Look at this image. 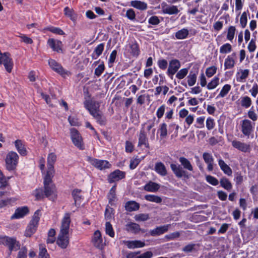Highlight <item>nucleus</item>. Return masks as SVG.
<instances>
[{"mask_svg":"<svg viewBox=\"0 0 258 258\" xmlns=\"http://www.w3.org/2000/svg\"><path fill=\"white\" fill-rule=\"evenodd\" d=\"M70 223L71 213H66L61 220L59 233L56 239L57 244L62 249L66 248L69 244Z\"/></svg>","mask_w":258,"mask_h":258,"instance_id":"obj_1","label":"nucleus"},{"mask_svg":"<svg viewBox=\"0 0 258 258\" xmlns=\"http://www.w3.org/2000/svg\"><path fill=\"white\" fill-rule=\"evenodd\" d=\"M179 161L183 167L177 164L171 163L170 164V168L172 172L177 178H180L183 177L187 178V173L184 169L192 171L193 167L191 163L187 159L184 157H180Z\"/></svg>","mask_w":258,"mask_h":258,"instance_id":"obj_2","label":"nucleus"},{"mask_svg":"<svg viewBox=\"0 0 258 258\" xmlns=\"http://www.w3.org/2000/svg\"><path fill=\"white\" fill-rule=\"evenodd\" d=\"M85 108L99 124L103 125L105 123V117L100 111V103L98 101L90 100L85 103Z\"/></svg>","mask_w":258,"mask_h":258,"instance_id":"obj_3","label":"nucleus"},{"mask_svg":"<svg viewBox=\"0 0 258 258\" xmlns=\"http://www.w3.org/2000/svg\"><path fill=\"white\" fill-rule=\"evenodd\" d=\"M40 218V210H37L34 213L32 219L27 226L25 230V235L30 237L36 231L38 222Z\"/></svg>","mask_w":258,"mask_h":258,"instance_id":"obj_4","label":"nucleus"},{"mask_svg":"<svg viewBox=\"0 0 258 258\" xmlns=\"http://www.w3.org/2000/svg\"><path fill=\"white\" fill-rule=\"evenodd\" d=\"M0 244H3L8 247L10 250L9 254L12 251H16L20 247V244L16 239L14 237H10L7 236H0Z\"/></svg>","mask_w":258,"mask_h":258,"instance_id":"obj_5","label":"nucleus"},{"mask_svg":"<svg viewBox=\"0 0 258 258\" xmlns=\"http://www.w3.org/2000/svg\"><path fill=\"white\" fill-rule=\"evenodd\" d=\"M18 160L17 153L14 151L9 152L5 159L6 168L9 171L14 170L18 163Z\"/></svg>","mask_w":258,"mask_h":258,"instance_id":"obj_6","label":"nucleus"},{"mask_svg":"<svg viewBox=\"0 0 258 258\" xmlns=\"http://www.w3.org/2000/svg\"><path fill=\"white\" fill-rule=\"evenodd\" d=\"M88 161L94 167L99 170H103L109 168L111 164L106 160H99L91 157H88Z\"/></svg>","mask_w":258,"mask_h":258,"instance_id":"obj_7","label":"nucleus"},{"mask_svg":"<svg viewBox=\"0 0 258 258\" xmlns=\"http://www.w3.org/2000/svg\"><path fill=\"white\" fill-rule=\"evenodd\" d=\"M71 137L72 141L75 146L80 149H84V145L82 143V138L78 131L74 128L71 129Z\"/></svg>","mask_w":258,"mask_h":258,"instance_id":"obj_8","label":"nucleus"},{"mask_svg":"<svg viewBox=\"0 0 258 258\" xmlns=\"http://www.w3.org/2000/svg\"><path fill=\"white\" fill-rule=\"evenodd\" d=\"M180 66V62L178 59H171L169 61V67L167 71L168 76L172 79L173 76L177 72Z\"/></svg>","mask_w":258,"mask_h":258,"instance_id":"obj_9","label":"nucleus"},{"mask_svg":"<svg viewBox=\"0 0 258 258\" xmlns=\"http://www.w3.org/2000/svg\"><path fill=\"white\" fill-rule=\"evenodd\" d=\"M48 64L51 69L60 75L64 76L68 75L69 72L65 70L61 65L54 59H49L48 60Z\"/></svg>","mask_w":258,"mask_h":258,"instance_id":"obj_10","label":"nucleus"},{"mask_svg":"<svg viewBox=\"0 0 258 258\" xmlns=\"http://www.w3.org/2000/svg\"><path fill=\"white\" fill-rule=\"evenodd\" d=\"M232 146L235 149L244 153H249L251 150L250 144H246L237 140H233L231 142Z\"/></svg>","mask_w":258,"mask_h":258,"instance_id":"obj_11","label":"nucleus"},{"mask_svg":"<svg viewBox=\"0 0 258 258\" xmlns=\"http://www.w3.org/2000/svg\"><path fill=\"white\" fill-rule=\"evenodd\" d=\"M253 126L250 120L244 119L242 121L241 131L244 136L249 138L253 131Z\"/></svg>","mask_w":258,"mask_h":258,"instance_id":"obj_12","label":"nucleus"},{"mask_svg":"<svg viewBox=\"0 0 258 258\" xmlns=\"http://www.w3.org/2000/svg\"><path fill=\"white\" fill-rule=\"evenodd\" d=\"M125 173L119 170H116L111 172L108 177V180L109 183H113L118 181L124 178Z\"/></svg>","mask_w":258,"mask_h":258,"instance_id":"obj_13","label":"nucleus"},{"mask_svg":"<svg viewBox=\"0 0 258 258\" xmlns=\"http://www.w3.org/2000/svg\"><path fill=\"white\" fill-rule=\"evenodd\" d=\"M29 213V209L27 206L19 207L16 209L14 214L11 216V219L22 218Z\"/></svg>","mask_w":258,"mask_h":258,"instance_id":"obj_14","label":"nucleus"},{"mask_svg":"<svg viewBox=\"0 0 258 258\" xmlns=\"http://www.w3.org/2000/svg\"><path fill=\"white\" fill-rule=\"evenodd\" d=\"M44 195L50 200L54 201L56 198V191L55 186L54 184L45 186Z\"/></svg>","mask_w":258,"mask_h":258,"instance_id":"obj_15","label":"nucleus"},{"mask_svg":"<svg viewBox=\"0 0 258 258\" xmlns=\"http://www.w3.org/2000/svg\"><path fill=\"white\" fill-rule=\"evenodd\" d=\"M161 7L164 14L173 15L177 14L179 12L176 6L168 5L165 2H163L161 4Z\"/></svg>","mask_w":258,"mask_h":258,"instance_id":"obj_16","label":"nucleus"},{"mask_svg":"<svg viewBox=\"0 0 258 258\" xmlns=\"http://www.w3.org/2000/svg\"><path fill=\"white\" fill-rule=\"evenodd\" d=\"M142 146H144L145 147L147 148H150L149 144L148 143V140L147 138L146 133L145 132V128L144 127H142L139 135V142L138 146L142 147Z\"/></svg>","mask_w":258,"mask_h":258,"instance_id":"obj_17","label":"nucleus"},{"mask_svg":"<svg viewBox=\"0 0 258 258\" xmlns=\"http://www.w3.org/2000/svg\"><path fill=\"white\" fill-rule=\"evenodd\" d=\"M236 53L233 52L231 55H229L225 59L224 69H231L235 66L236 63Z\"/></svg>","mask_w":258,"mask_h":258,"instance_id":"obj_18","label":"nucleus"},{"mask_svg":"<svg viewBox=\"0 0 258 258\" xmlns=\"http://www.w3.org/2000/svg\"><path fill=\"white\" fill-rule=\"evenodd\" d=\"M203 158L207 165V170L212 171L214 169V158L211 154L208 152H204L203 154Z\"/></svg>","mask_w":258,"mask_h":258,"instance_id":"obj_19","label":"nucleus"},{"mask_svg":"<svg viewBox=\"0 0 258 258\" xmlns=\"http://www.w3.org/2000/svg\"><path fill=\"white\" fill-rule=\"evenodd\" d=\"M47 44L53 51L57 52L62 51V44L60 40L50 38L47 41Z\"/></svg>","mask_w":258,"mask_h":258,"instance_id":"obj_20","label":"nucleus"},{"mask_svg":"<svg viewBox=\"0 0 258 258\" xmlns=\"http://www.w3.org/2000/svg\"><path fill=\"white\" fill-rule=\"evenodd\" d=\"M92 242L95 247L98 248H102L103 245V240L102 238L101 232L99 230H96L94 233Z\"/></svg>","mask_w":258,"mask_h":258,"instance_id":"obj_21","label":"nucleus"},{"mask_svg":"<svg viewBox=\"0 0 258 258\" xmlns=\"http://www.w3.org/2000/svg\"><path fill=\"white\" fill-rule=\"evenodd\" d=\"M170 225H165L157 227L154 229L151 230L150 233L152 236H156L160 235L165 232H167L168 230Z\"/></svg>","mask_w":258,"mask_h":258,"instance_id":"obj_22","label":"nucleus"},{"mask_svg":"<svg viewBox=\"0 0 258 258\" xmlns=\"http://www.w3.org/2000/svg\"><path fill=\"white\" fill-rule=\"evenodd\" d=\"M218 165L220 166L221 170L224 174L229 176L232 175V169L221 158L218 159Z\"/></svg>","mask_w":258,"mask_h":258,"instance_id":"obj_23","label":"nucleus"},{"mask_svg":"<svg viewBox=\"0 0 258 258\" xmlns=\"http://www.w3.org/2000/svg\"><path fill=\"white\" fill-rule=\"evenodd\" d=\"M155 171L162 176H165L167 174V171L164 164L161 162H158L155 163Z\"/></svg>","mask_w":258,"mask_h":258,"instance_id":"obj_24","label":"nucleus"},{"mask_svg":"<svg viewBox=\"0 0 258 258\" xmlns=\"http://www.w3.org/2000/svg\"><path fill=\"white\" fill-rule=\"evenodd\" d=\"M249 74V71L248 69L240 70L236 74V81L238 82H244Z\"/></svg>","mask_w":258,"mask_h":258,"instance_id":"obj_25","label":"nucleus"},{"mask_svg":"<svg viewBox=\"0 0 258 258\" xmlns=\"http://www.w3.org/2000/svg\"><path fill=\"white\" fill-rule=\"evenodd\" d=\"M124 243L130 249L135 248L143 247L145 245V243L140 240L125 241Z\"/></svg>","mask_w":258,"mask_h":258,"instance_id":"obj_26","label":"nucleus"},{"mask_svg":"<svg viewBox=\"0 0 258 258\" xmlns=\"http://www.w3.org/2000/svg\"><path fill=\"white\" fill-rule=\"evenodd\" d=\"M54 173V170L47 169L46 174L44 178V186L53 184L51 181Z\"/></svg>","mask_w":258,"mask_h":258,"instance_id":"obj_27","label":"nucleus"},{"mask_svg":"<svg viewBox=\"0 0 258 258\" xmlns=\"http://www.w3.org/2000/svg\"><path fill=\"white\" fill-rule=\"evenodd\" d=\"M131 6L140 10H145L147 9V4L140 1H133L131 2Z\"/></svg>","mask_w":258,"mask_h":258,"instance_id":"obj_28","label":"nucleus"},{"mask_svg":"<svg viewBox=\"0 0 258 258\" xmlns=\"http://www.w3.org/2000/svg\"><path fill=\"white\" fill-rule=\"evenodd\" d=\"M139 208V204L135 201H128L126 203L125 205V210L129 212L137 211Z\"/></svg>","mask_w":258,"mask_h":258,"instance_id":"obj_29","label":"nucleus"},{"mask_svg":"<svg viewBox=\"0 0 258 258\" xmlns=\"http://www.w3.org/2000/svg\"><path fill=\"white\" fill-rule=\"evenodd\" d=\"M160 188V185L154 182L150 181L144 186V189L148 191L155 192Z\"/></svg>","mask_w":258,"mask_h":258,"instance_id":"obj_30","label":"nucleus"},{"mask_svg":"<svg viewBox=\"0 0 258 258\" xmlns=\"http://www.w3.org/2000/svg\"><path fill=\"white\" fill-rule=\"evenodd\" d=\"M47 169L54 170L53 165L56 160V156L53 153L48 154L47 157Z\"/></svg>","mask_w":258,"mask_h":258,"instance_id":"obj_31","label":"nucleus"},{"mask_svg":"<svg viewBox=\"0 0 258 258\" xmlns=\"http://www.w3.org/2000/svg\"><path fill=\"white\" fill-rule=\"evenodd\" d=\"M109 203L112 205L114 204L116 199V185L113 186L110 189L109 192L107 195Z\"/></svg>","mask_w":258,"mask_h":258,"instance_id":"obj_32","label":"nucleus"},{"mask_svg":"<svg viewBox=\"0 0 258 258\" xmlns=\"http://www.w3.org/2000/svg\"><path fill=\"white\" fill-rule=\"evenodd\" d=\"M104 50V44L100 43L95 48L92 54V57L93 59H97L102 53Z\"/></svg>","mask_w":258,"mask_h":258,"instance_id":"obj_33","label":"nucleus"},{"mask_svg":"<svg viewBox=\"0 0 258 258\" xmlns=\"http://www.w3.org/2000/svg\"><path fill=\"white\" fill-rule=\"evenodd\" d=\"M15 145L19 154L23 156L27 154V151L21 140H16L15 142Z\"/></svg>","mask_w":258,"mask_h":258,"instance_id":"obj_34","label":"nucleus"},{"mask_svg":"<svg viewBox=\"0 0 258 258\" xmlns=\"http://www.w3.org/2000/svg\"><path fill=\"white\" fill-rule=\"evenodd\" d=\"M220 183L221 186L227 190H230L232 188V185L229 180L223 177L220 180Z\"/></svg>","mask_w":258,"mask_h":258,"instance_id":"obj_35","label":"nucleus"},{"mask_svg":"<svg viewBox=\"0 0 258 258\" xmlns=\"http://www.w3.org/2000/svg\"><path fill=\"white\" fill-rule=\"evenodd\" d=\"M126 229L127 231L136 233L140 231V227L139 224L131 222L126 224Z\"/></svg>","mask_w":258,"mask_h":258,"instance_id":"obj_36","label":"nucleus"},{"mask_svg":"<svg viewBox=\"0 0 258 258\" xmlns=\"http://www.w3.org/2000/svg\"><path fill=\"white\" fill-rule=\"evenodd\" d=\"M231 89V86L230 85L225 84L222 88L219 94L217 96L216 99L225 97L228 94Z\"/></svg>","mask_w":258,"mask_h":258,"instance_id":"obj_37","label":"nucleus"},{"mask_svg":"<svg viewBox=\"0 0 258 258\" xmlns=\"http://www.w3.org/2000/svg\"><path fill=\"white\" fill-rule=\"evenodd\" d=\"M189 34V31L187 29L183 28L175 33V36L178 39L186 38Z\"/></svg>","mask_w":258,"mask_h":258,"instance_id":"obj_38","label":"nucleus"},{"mask_svg":"<svg viewBox=\"0 0 258 258\" xmlns=\"http://www.w3.org/2000/svg\"><path fill=\"white\" fill-rule=\"evenodd\" d=\"M240 99V104L241 106L247 108L251 105V99L249 97L245 96L241 97Z\"/></svg>","mask_w":258,"mask_h":258,"instance_id":"obj_39","label":"nucleus"},{"mask_svg":"<svg viewBox=\"0 0 258 258\" xmlns=\"http://www.w3.org/2000/svg\"><path fill=\"white\" fill-rule=\"evenodd\" d=\"M145 199L149 202H154L158 204L161 203L162 201L161 197L153 195H146L145 197Z\"/></svg>","mask_w":258,"mask_h":258,"instance_id":"obj_40","label":"nucleus"},{"mask_svg":"<svg viewBox=\"0 0 258 258\" xmlns=\"http://www.w3.org/2000/svg\"><path fill=\"white\" fill-rule=\"evenodd\" d=\"M235 32V27L233 26H229L228 29L227 34L226 36L227 39L228 40L232 41L234 37Z\"/></svg>","mask_w":258,"mask_h":258,"instance_id":"obj_41","label":"nucleus"},{"mask_svg":"<svg viewBox=\"0 0 258 258\" xmlns=\"http://www.w3.org/2000/svg\"><path fill=\"white\" fill-rule=\"evenodd\" d=\"M219 84V78L218 77H215L207 85V88L209 90L215 89Z\"/></svg>","mask_w":258,"mask_h":258,"instance_id":"obj_42","label":"nucleus"},{"mask_svg":"<svg viewBox=\"0 0 258 258\" xmlns=\"http://www.w3.org/2000/svg\"><path fill=\"white\" fill-rule=\"evenodd\" d=\"M129 47L131 49L130 52L133 56H138L140 53V49L138 45L136 43L130 44Z\"/></svg>","mask_w":258,"mask_h":258,"instance_id":"obj_43","label":"nucleus"},{"mask_svg":"<svg viewBox=\"0 0 258 258\" xmlns=\"http://www.w3.org/2000/svg\"><path fill=\"white\" fill-rule=\"evenodd\" d=\"M38 258H49L47 250L43 244L39 245V252Z\"/></svg>","mask_w":258,"mask_h":258,"instance_id":"obj_44","label":"nucleus"},{"mask_svg":"<svg viewBox=\"0 0 258 258\" xmlns=\"http://www.w3.org/2000/svg\"><path fill=\"white\" fill-rule=\"evenodd\" d=\"M81 192L82 191L78 189H74L72 192V196L76 204H77L78 202H80L82 199V195Z\"/></svg>","mask_w":258,"mask_h":258,"instance_id":"obj_45","label":"nucleus"},{"mask_svg":"<svg viewBox=\"0 0 258 258\" xmlns=\"http://www.w3.org/2000/svg\"><path fill=\"white\" fill-rule=\"evenodd\" d=\"M159 131L160 132V136L161 138H164L167 136V124L165 122L162 123L160 124Z\"/></svg>","mask_w":258,"mask_h":258,"instance_id":"obj_46","label":"nucleus"},{"mask_svg":"<svg viewBox=\"0 0 258 258\" xmlns=\"http://www.w3.org/2000/svg\"><path fill=\"white\" fill-rule=\"evenodd\" d=\"M197 81V74L196 73H192L190 72L187 76V83L189 86H194Z\"/></svg>","mask_w":258,"mask_h":258,"instance_id":"obj_47","label":"nucleus"},{"mask_svg":"<svg viewBox=\"0 0 258 258\" xmlns=\"http://www.w3.org/2000/svg\"><path fill=\"white\" fill-rule=\"evenodd\" d=\"M105 232L111 237H114V232L112 226L109 222H106L105 223Z\"/></svg>","mask_w":258,"mask_h":258,"instance_id":"obj_48","label":"nucleus"},{"mask_svg":"<svg viewBox=\"0 0 258 258\" xmlns=\"http://www.w3.org/2000/svg\"><path fill=\"white\" fill-rule=\"evenodd\" d=\"M64 14L69 17L72 21H75L76 20V16L72 9L66 7L64 10Z\"/></svg>","mask_w":258,"mask_h":258,"instance_id":"obj_49","label":"nucleus"},{"mask_svg":"<svg viewBox=\"0 0 258 258\" xmlns=\"http://www.w3.org/2000/svg\"><path fill=\"white\" fill-rule=\"evenodd\" d=\"M231 50L232 46L229 43H225L222 45L220 48V52L223 54L229 53Z\"/></svg>","mask_w":258,"mask_h":258,"instance_id":"obj_50","label":"nucleus"},{"mask_svg":"<svg viewBox=\"0 0 258 258\" xmlns=\"http://www.w3.org/2000/svg\"><path fill=\"white\" fill-rule=\"evenodd\" d=\"M204 116H200L196 119V123L195 124V126L196 128H201L204 127Z\"/></svg>","mask_w":258,"mask_h":258,"instance_id":"obj_51","label":"nucleus"},{"mask_svg":"<svg viewBox=\"0 0 258 258\" xmlns=\"http://www.w3.org/2000/svg\"><path fill=\"white\" fill-rule=\"evenodd\" d=\"M46 29L50 31L51 32H52L53 33H54V34H58V35H62L64 34V32L61 29H60L59 28L54 27H49L46 28Z\"/></svg>","mask_w":258,"mask_h":258,"instance_id":"obj_52","label":"nucleus"},{"mask_svg":"<svg viewBox=\"0 0 258 258\" xmlns=\"http://www.w3.org/2000/svg\"><path fill=\"white\" fill-rule=\"evenodd\" d=\"M137 221H145L149 219V216L147 214H139L135 216Z\"/></svg>","mask_w":258,"mask_h":258,"instance_id":"obj_53","label":"nucleus"},{"mask_svg":"<svg viewBox=\"0 0 258 258\" xmlns=\"http://www.w3.org/2000/svg\"><path fill=\"white\" fill-rule=\"evenodd\" d=\"M105 69V66L104 65L103 62H102L100 64L97 68H96L95 70L94 74L97 77H99L103 73Z\"/></svg>","mask_w":258,"mask_h":258,"instance_id":"obj_54","label":"nucleus"},{"mask_svg":"<svg viewBox=\"0 0 258 258\" xmlns=\"http://www.w3.org/2000/svg\"><path fill=\"white\" fill-rule=\"evenodd\" d=\"M188 70L186 68L180 70L176 75V77L178 79H183L187 74Z\"/></svg>","mask_w":258,"mask_h":258,"instance_id":"obj_55","label":"nucleus"},{"mask_svg":"<svg viewBox=\"0 0 258 258\" xmlns=\"http://www.w3.org/2000/svg\"><path fill=\"white\" fill-rule=\"evenodd\" d=\"M206 179L208 182L214 186L218 185L219 183L218 179L211 175H207Z\"/></svg>","mask_w":258,"mask_h":258,"instance_id":"obj_56","label":"nucleus"},{"mask_svg":"<svg viewBox=\"0 0 258 258\" xmlns=\"http://www.w3.org/2000/svg\"><path fill=\"white\" fill-rule=\"evenodd\" d=\"M247 14L245 12H243L240 17V23L241 26L242 28L245 27L247 24Z\"/></svg>","mask_w":258,"mask_h":258,"instance_id":"obj_57","label":"nucleus"},{"mask_svg":"<svg viewBox=\"0 0 258 258\" xmlns=\"http://www.w3.org/2000/svg\"><path fill=\"white\" fill-rule=\"evenodd\" d=\"M217 71V68L215 66H212L207 69L206 74L207 77H211L216 73Z\"/></svg>","mask_w":258,"mask_h":258,"instance_id":"obj_58","label":"nucleus"},{"mask_svg":"<svg viewBox=\"0 0 258 258\" xmlns=\"http://www.w3.org/2000/svg\"><path fill=\"white\" fill-rule=\"evenodd\" d=\"M166 106L163 104L160 106L156 112V115L157 117L160 119L162 117L165 112Z\"/></svg>","mask_w":258,"mask_h":258,"instance_id":"obj_59","label":"nucleus"},{"mask_svg":"<svg viewBox=\"0 0 258 258\" xmlns=\"http://www.w3.org/2000/svg\"><path fill=\"white\" fill-rule=\"evenodd\" d=\"M215 126L214 120L211 117H208L206 120V127L209 130H212Z\"/></svg>","mask_w":258,"mask_h":258,"instance_id":"obj_60","label":"nucleus"},{"mask_svg":"<svg viewBox=\"0 0 258 258\" xmlns=\"http://www.w3.org/2000/svg\"><path fill=\"white\" fill-rule=\"evenodd\" d=\"M256 47L255 40L252 39L248 45V50L250 52H252L255 51Z\"/></svg>","mask_w":258,"mask_h":258,"instance_id":"obj_61","label":"nucleus"},{"mask_svg":"<svg viewBox=\"0 0 258 258\" xmlns=\"http://www.w3.org/2000/svg\"><path fill=\"white\" fill-rule=\"evenodd\" d=\"M125 16L131 20H134L136 17V14L134 10L130 9L126 11Z\"/></svg>","mask_w":258,"mask_h":258,"instance_id":"obj_62","label":"nucleus"},{"mask_svg":"<svg viewBox=\"0 0 258 258\" xmlns=\"http://www.w3.org/2000/svg\"><path fill=\"white\" fill-rule=\"evenodd\" d=\"M140 162V160L138 158L132 159L130 161V168L131 169H135Z\"/></svg>","mask_w":258,"mask_h":258,"instance_id":"obj_63","label":"nucleus"},{"mask_svg":"<svg viewBox=\"0 0 258 258\" xmlns=\"http://www.w3.org/2000/svg\"><path fill=\"white\" fill-rule=\"evenodd\" d=\"M27 250L26 248H22L18 252L17 258H26Z\"/></svg>","mask_w":258,"mask_h":258,"instance_id":"obj_64","label":"nucleus"}]
</instances>
